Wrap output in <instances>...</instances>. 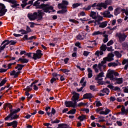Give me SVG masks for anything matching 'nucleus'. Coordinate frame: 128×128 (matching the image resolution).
<instances>
[{
	"label": "nucleus",
	"mask_w": 128,
	"mask_h": 128,
	"mask_svg": "<svg viewBox=\"0 0 128 128\" xmlns=\"http://www.w3.org/2000/svg\"><path fill=\"white\" fill-rule=\"evenodd\" d=\"M115 80L117 81V82H116L114 83L115 84H122V82H124L122 78H116L115 79Z\"/></svg>",
	"instance_id": "a211bd4d"
},
{
	"label": "nucleus",
	"mask_w": 128,
	"mask_h": 128,
	"mask_svg": "<svg viewBox=\"0 0 128 128\" xmlns=\"http://www.w3.org/2000/svg\"><path fill=\"white\" fill-rule=\"evenodd\" d=\"M42 14H44V12H42V10H38V12L28 13L27 16L30 20H36L37 18H38V20H41L42 18Z\"/></svg>",
	"instance_id": "f03ea898"
},
{
	"label": "nucleus",
	"mask_w": 128,
	"mask_h": 128,
	"mask_svg": "<svg viewBox=\"0 0 128 128\" xmlns=\"http://www.w3.org/2000/svg\"><path fill=\"white\" fill-rule=\"evenodd\" d=\"M86 118V116L84 114H82V116L78 117V119L80 120V122H84Z\"/></svg>",
	"instance_id": "a878e982"
},
{
	"label": "nucleus",
	"mask_w": 128,
	"mask_h": 128,
	"mask_svg": "<svg viewBox=\"0 0 128 128\" xmlns=\"http://www.w3.org/2000/svg\"><path fill=\"white\" fill-rule=\"evenodd\" d=\"M106 48H107L106 45L104 44H102L100 47V50L101 52H106Z\"/></svg>",
	"instance_id": "7c9ffc66"
},
{
	"label": "nucleus",
	"mask_w": 128,
	"mask_h": 128,
	"mask_svg": "<svg viewBox=\"0 0 128 128\" xmlns=\"http://www.w3.org/2000/svg\"><path fill=\"white\" fill-rule=\"evenodd\" d=\"M114 54L112 53H109L107 57H105L103 58V60L100 63L98 64V68H99L100 72H102V67H103V68H106V62H112L114 60Z\"/></svg>",
	"instance_id": "f257e3e1"
},
{
	"label": "nucleus",
	"mask_w": 128,
	"mask_h": 128,
	"mask_svg": "<svg viewBox=\"0 0 128 128\" xmlns=\"http://www.w3.org/2000/svg\"><path fill=\"white\" fill-rule=\"evenodd\" d=\"M10 44V40H6L2 42L1 46H2V44H4L3 46H2V47H3L4 49H5L6 46H8V44Z\"/></svg>",
	"instance_id": "dca6fc26"
},
{
	"label": "nucleus",
	"mask_w": 128,
	"mask_h": 128,
	"mask_svg": "<svg viewBox=\"0 0 128 128\" xmlns=\"http://www.w3.org/2000/svg\"><path fill=\"white\" fill-rule=\"evenodd\" d=\"M70 22H73L74 24H80V22L74 19H70L69 20Z\"/></svg>",
	"instance_id": "37998d69"
},
{
	"label": "nucleus",
	"mask_w": 128,
	"mask_h": 128,
	"mask_svg": "<svg viewBox=\"0 0 128 128\" xmlns=\"http://www.w3.org/2000/svg\"><path fill=\"white\" fill-rule=\"evenodd\" d=\"M10 118H11L10 120H18V118H20V115H18L16 114H13Z\"/></svg>",
	"instance_id": "bb28decb"
},
{
	"label": "nucleus",
	"mask_w": 128,
	"mask_h": 128,
	"mask_svg": "<svg viewBox=\"0 0 128 128\" xmlns=\"http://www.w3.org/2000/svg\"><path fill=\"white\" fill-rule=\"evenodd\" d=\"M112 74H113V75L114 76H120V74H118V72L114 70H111Z\"/></svg>",
	"instance_id": "c03bdc74"
},
{
	"label": "nucleus",
	"mask_w": 128,
	"mask_h": 128,
	"mask_svg": "<svg viewBox=\"0 0 128 128\" xmlns=\"http://www.w3.org/2000/svg\"><path fill=\"white\" fill-rule=\"evenodd\" d=\"M76 46H78L79 48H82V46H80V42H77L75 44Z\"/></svg>",
	"instance_id": "e2e57ef3"
},
{
	"label": "nucleus",
	"mask_w": 128,
	"mask_h": 128,
	"mask_svg": "<svg viewBox=\"0 0 128 128\" xmlns=\"http://www.w3.org/2000/svg\"><path fill=\"white\" fill-rule=\"evenodd\" d=\"M92 98V93H86L83 95V100H91Z\"/></svg>",
	"instance_id": "9b49d317"
},
{
	"label": "nucleus",
	"mask_w": 128,
	"mask_h": 128,
	"mask_svg": "<svg viewBox=\"0 0 128 128\" xmlns=\"http://www.w3.org/2000/svg\"><path fill=\"white\" fill-rule=\"evenodd\" d=\"M122 48L124 50H128V44L126 42H124L122 44Z\"/></svg>",
	"instance_id": "2f4dec72"
},
{
	"label": "nucleus",
	"mask_w": 128,
	"mask_h": 128,
	"mask_svg": "<svg viewBox=\"0 0 128 128\" xmlns=\"http://www.w3.org/2000/svg\"><path fill=\"white\" fill-rule=\"evenodd\" d=\"M32 90V88L30 87V86H27L26 89H24V90H27L28 92H30V90Z\"/></svg>",
	"instance_id": "3c124183"
},
{
	"label": "nucleus",
	"mask_w": 128,
	"mask_h": 128,
	"mask_svg": "<svg viewBox=\"0 0 128 128\" xmlns=\"http://www.w3.org/2000/svg\"><path fill=\"white\" fill-rule=\"evenodd\" d=\"M105 112V116H106L107 114H108L110 112V109L106 108L104 111Z\"/></svg>",
	"instance_id": "09e8293b"
},
{
	"label": "nucleus",
	"mask_w": 128,
	"mask_h": 128,
	"mask_svg": "<svg viewBox=\"0 0 128 128\" xmlns=\"http://www.w3.org/2000/svg\"><path fill=\"white\" fill-rule=\"evenodd\" d=\"M72 94L73 95L71 99L72 100V108H76L78 106V102L80 100V94L75 91L72 92Z\"/></svg>",
	"instance_id": "20e7f679"
},
{
	"label": "nucleus",
	"mask_w": 128,
	"mask_h": 128,
	"mask_svg": "<svg viewBox=\"0 0 128 128\" xmlns=\"http://www.w3.org/2000/svg\"><path fill=\"white\" fill-rule=\"evenodd\" d=\"M90 16V18H93V20H96L98 18V17L96 16V12L92 11Z\"/></svg>",
	"instance_id": "aec40b11"
},
{
	"label": "nucleus",
	"mask_w": 128,
	"mask_h": 128,
	"mask_svg": "<svg viewBox=\"0 0 128 128\" xmlns=\"http://www.w3.org/2000/svg\"><path fill=\"white\" fill-rule=\"evenodd\" d=\"M68 2L66 0H62V2L58 4V8L62 10H60L57 12V14H64L66 12H68Z\"/></svg>",
	"instance_id": "7ed1b4c3"
},
{
	"label": "nucleus",
	"mask_w": 128,
	"mask_h": 128,
	"mask_svg": "<svg viewBox=\"0 0 128 128\" xmlns=\"http://www.w3.org/2000/svg\"><path fill=\"white\" fill-rule=\"evenodd\" d=\"M43 56L44 54H42V51L40 50H36V53H33V56L32 58L34 60H36L42 58V56Z\"/></svg>",
	"instance_id": "39448f33"
},
{
	"label": "nucleus",
	"mask_w": 128,
	"mask_h": 128,
	"mask_svg": "<svg viewBox=\"0 0 128 128\" xmlns=\"http://www.w3.org/2000/svg\"><path fill=\"white\" fill-rule=\"evenodd\" d=\"M114 54L117 58H120L122 56V54L120 53L118 51H115Z\"/></svg>",
	"instance_id": "e433bc0d"
},
{
	"label": "nucleus",
	"mask_w": 128,
	"mask_h": 128,
	"mask_svg": "<svg viewBox=\"0 0 128 128\" xmlns=\"http://www.w3.org/2000/svg\"><path fill=\"white\" fill-rule=\"evenodd\" d=\"M4 2H9V4H12L10 5L11 8H20V4H18V1L16 0H4Z\"/></svg>",
	"instance_id": "0eeeda50"
},
{
	"label": "nucleus",
	"mask_w": 128,
	"mask_h": 128,
	"mask_svg": "<svg viewBox=\"0 0 128 128\" xmlns=\"http://www.w3.org/2000/svg\"><path fill=\"white\" fill-rule=\"evenodd\" d=\"M101 14L104 16V18H108L113 16L112 14H110V12L108 10L105 11L104 12H101Z\"/></svg>",
	"instance_id": "9d476101"
},
{
	"label": "nucleus",
	"mask_w": 128,
	"mask_h": 128,
	"mask_svg": "<svg viewBox=\"0 0 128 128\" xmlns=\"http://www.w3.org/2000/svg\"><path fill=\"white\" fill-rule=\"evenodd\" d=\"M42 8L44 10V12H46V13L48 12V14H50V12H50V10H52V12H55V10H54V6H50V5H48V4H43V6H42Z\"/></svg>",
	"instance_id": "423d86ee"
},
{
	"label": "nucleus",
	"mask_w": 128,
	"mask_h": 128,
	"mask_svg": "<svg viewBox=\"0 0 128 128\" xmlns=\"http://www.w3.org/2000/svg\"><path fill=\"white\" fill-rule=\"evenodd\" d=\"M104 72H100L96 77L95 78V80H102L103 78H102L104 76Z\"/></svg>",
	"instance_id": "2eb2a0df"
},
{
	"label": "nucleus",
	"mask_w": 128,
	"mask_h": 128,
	"mask_svg": "<svg viewBox=\"0 0 128 128\" xmlns=\"http://www.w3.org/2000/svg\"><path fill=\"white\" fill-rule=\"evenodd\" d=\"M90 90H93L94 92V90H96V86L91 85L90 86Z\"/></svg>",
	"instance_id": "13d9d810"
},
{
	"label": "nucleus",
	"mask_w": 128,
	"mask_h": 128,
	"mask_svg": "<svg viewBox=\"0 0 128 128\" xmlns=\"http://www.w3.org/2000/svg\"><path fill=\"white\" fill-rule=\"evenodd\" d=\"M57 128H68V126L66 124H58Z\"/></svg>",
	"instance_id": "c756f323"
},
{
	"label": "nucleus",
	"mask_w": 128,
	"mask_h": 128,
	"mask_svg": "<svg viewBox=\"0 0 128 128\" xmlns=\"http://www.w3.org/2000/svg\"><path fill=\"white\" fill-rule=\"evenodd\" d=\"M114 44V40H110L108 43L107 46H112V44Z\"/></svg>",
	"instance_id": "6e6d98bb"
},
{
	"label": "nucleus",
	"mask_w": 128,
	"mask_h": 128,
	"mask_svg": "<svg viewBox=\"0 0 128 128\" xmlns=\"http://www.w3.org/2000/svg\"><path fill=\"white\" fill-rule=\"evenodd\" d=\"M110 102H114L116 100V97L114 96H110Z\"/></svg>",
	"instance_id": "338daca9"
},
{
	"label": "nucleus",
	"mask_w": 128,
	"mask_h": 128,
	"mask_svg": "<svg viewBox=\"0 0 128 128\" xmlns=\"http://www.w3.org/2000/svg\"><path fill=\"white\" fill-rule=\"evenodd\" d=\"M121 12H125V14L126 16H128V10L126 9H122Z\"/></svg>",
	"instance_id": "864d4df0"
},
{
	"label": "nucleus",
	"mask_w": 128,
	"mask_h": 128,
	"mask_svg": "<svg viewBox=\"0 0 128 128\" xmlns=\"http://www.w3.org/2000/svg\"><path fill=\"white\" fill-rule=\"evenodd\" d=\"M108 26V22L106 21L104 22H102L100 23V25L99 26V28H106Z\"/></svg>",
	"instance_id": "393cba45"
},
{
	"label": "nucleus",
	"mask_w": 128,
	"mask_h": 128,
	"mask_svg": "<svg viewBox=\"0 0 128 128\" xmlns=\"http://www.w3.org/2000/svg\"><path fill=\"white\" fill-rule=\"evenodd\" d=\"M28 34L24 35L22 38L23 40H29V39L28 38Z\"/></svg>",
	"instance_id": "680f3d73"
},
{
	"label": "nucleus",
	"mask_w": 128,
	"mask_h": 128,
	"mask_svg": "<svg viewBox=\"0 0 128 128\" xmlns=\"http://www.w3.org/2000/svg\"><path fill=\"white\" fill-rule=\"evenodd\" d=\"M80 3H75L72 4V8H76L78 6H80Z\"/></svg>",
	"instance_id": "79ce46f5"
},
{
	"label": "nucleus",
	"mask_w": 128,
	"mask_h": 128,
	"mask_svg": "<svg viewBox=\"0 0 128 128\" xmlns=\"http://www.w3.org/2000/svg\"><path fill=\"white\" fill-rule=\"evenodd\" d=\"M97 8H103L104 10H106V8H108V4L106 3L105 2H98L97 4Z\"/></svg>",
	"instance_id": "ddd939ff"
},
{
	"label": "nucleus",
	"mask_w": 128,
	"mask_h": 128,
	"mask_svg": "<svg viewBox=\"0 0 128 128\" xmlns=\"http://www.w3.org/2000/svg\"><path fill=\"white\" fill-rule=\"evenodd\" d=\"M121 112H122V116L126 114V107H124V106H122V108H121Z\"/></svg>",
	"instance_id": "4c0bfd02"
},
{
	"label": "nucleus",
	"mask_w": 128,
	"mask_h": 128,
	"mask_svg": "<svg viewBox=\"0 0 128 128\" xmlns=\"http://www.w3.org/2000/svg\"><path fill=\"white\" fill-rule=\"evenodd\" d=\"M88 78H90L92 76V70L90 68H88Z\"/></svg>",
	"instance_id": "c85d7f7f"
},
{
	"label": "nucleus",
	"mask_w": 128,
	"mask_h": 128,
	"mask_svg": "<svg viewBox=\"0 0 128 128\" xmlns=\"http://www.w3.org/2000/svg\"><path fill=\"white\" fill-rule=\"evenodd\" d=\"M40 3L36 1L33 4L34 6H36V8L38 10V8L42 9V6H44V4H42L40 5Z\"/></svg>",
	"instance_id": "4468645a"
},
{
	"label": "nucleus",
	"mask_w": 128,
	"mask_h": 128,
	"mask_svg": "<svg viewBox=\"0 0 128 128\" xmlns=\"http://www.w3.org/2000/svg\"><path fill=\"white\" fill-rule=\"evenodd\" d=\"M51 120V124H59V122H60V120L56 119L55 120H52V119L50 120Z\"/></svg>",
	"instance_id": "ea45409f"
},
{
	"label": "nucleus",
	"mask_w": 128,
	"mask_h": 128,
	"mask_svg": "<svg viewBox=\"0 0 128 128\" xmlns=\"http://www.w3.org/2000/svg\"><path fill=\"white\" fill-rule=\"evenodd\" d=\"M84 36H82L80 34H79L76 36V38L78 40H84Z\"/></svg>",
	"instance_id": "cd10ccee"
},
{
	"label": "nucleus",
	"mask_w": 128,
	"mask_h": 128,
	"mask_svg": "<svg viewBox=\"0 0 128 128\" xmlns=\"http://www.w3.org/2000/svg\"><path fill=\"white\" fill-rule=\"evenodd\" d=\"M105 2L106 3V4H107V6L108 4L110 6V4H112V0H106Z\"/></svg>",
	"instance_id": "a18cd8bd"
},
{
	"label": "nucleus",
	"mask_w": 128,
	"mask_h": 128,
	"mask_svg": "<svg viewBox=\"0 0 128 128\" xmlns=\"http://www.w3.org/2000/svg\"><path fill=\"white\" fill-rule=\"evenodd\" d=\"M106 78H110L112 80H116V78H114V74L112 73V71L109 72L108 74H106Z\"/></svg>",
	"instance_id": "f3484780"
},
{
	"label": "nucleus",
	"mask_w": 128,
	"mask_h": 128,
	"mask_svg": "<svg viewBox=\"0 0 128 128\" xmlns=\"http://www.w3.org/2000/svg\"><path fill=\"white\" fill-rule=\"evenodd\" d=\"M7 126H12L13 128H16L18 127V121L14 120L11 122H7Z\"/></svg>",
	"instance_id": "f8f14e48"
},
{
	"label": "nucleus",
	"mask_w": 128,
	"mask_h": 128,
	"mask_svg": "<svg viewBox=\"0 0 128 128\" xmlns=\"http://www.w3.org/2000/svg\"><path fill=\"white\" fill-rule=\"evenodd\" d=\"M70 112H71V114H74L76 112V109L72 108V110H70Z\"/></svg>",
	"instance_id": "052dcab7"
},
{
	"label": "nucleus",
	"mask_w": 128,
	"mask_h": 128,
	"mask_svg": "<svg viewBox=\"0 0 128 128\" xmlns=\"http://www.w3.org/2000/svg\"><path fill=\"white\" fill-rule=\"evenodd\" d=\"M98 34H102V32H100V31L94 32L92 34V36H98Z\"/></svg>",
	"instance_id": "f704fd0d"
},
{
	"label": "nucleus",
	"mask_w": 128,
	"mask_h": 128,
	"mask_svg": "<svg viewBox=\"0 0 128 128\" xmlns=\"http://www.w3.org/2000/svg\"><path fill=\"white\" fill-rule=\"evenodd\" d=\"M95 102H96V106H102V104L100 102V101H96Z\"/></svg>",
	"instance_id": "de8ad7c7"
},
{
	"label": "nucleus",
	"mask_w": 128,
	"mask_h": 128,
	"mask_svg": "<svg viewBox=\"0 0 128 128\" xmlns=\"http://www.w3.org/2000/svg\"><path fill=\"white\" fill-rule=\"evenodd\" d=\"M18 70H22L23 68H24V65L22 64H18Z\"/></svg>",
	"instance_id": "a19ab883"
},
{
	"label": "nucleus",
	"mask_w": 128,
	"mask_h": 128,
	"mask_svg": "<svg viewBox=\"0 0 128 128\" xmlns=\"http://www.w3.org/2000/svg\"><path fill=\"white\" fill-rule=\"evenodd\" d=\"M18 32H21L22 34H27L28 32L26 30H24V29H21L18 30Z\"/></svg>",
	"instance_id": "58836bf2"
},
{
	"label": "nucleus",
	"mask_w": 128,
	"mask_h": 128,
	"mask_svg": "<svg viewBox=\"0 0 128 128\" xmlns=\"http://www.w3.org/2000/svg\"><path fill=\"white\" fill-rule=\"evenodd\" d=\"M90 54V52H88V51H84V53H83V56H88Z\"/></svg>",
	"instance_id": "8fccbe9b"
},
{
	"label": "nucleus",
	"mask_w": 128,
	"mask_h": 128,
	"mask_svg": "<svg viewBox=\"0 0 128 128\" xmlns=\"http://www.w3.org/2000/svg\"><path fill=\"white\" fill-rule=\"evenodd\" d=\"M60 72H64V74H66L67 76H68V72H70V70L68 69H62L61 68L60 70Z\"/></svg>",
	"instance_id": "b1692460"
},
{
	"label": "nucleus",
	"mask_w": 128,
	"mask_h": 128,
	"mask_svg": "<svg viewBox=\"0 0 128 128\" xmlns=\"http://www.w3.org/2000/svg\"><path fill=\"white\" fill-rule=\"evenodd\" d=\"M106 50L108 52H112V46L107 47Z\"/></svg>",
	"instance_id": "774afa93"
},
{
	"label": "nucleus",
	"mask_w": 128,
	"mask_h": 128,
	"mask_svg": "<svg viewBox=\"0 0 128 128\" xmlns=\"http://www.w3.org/2000/svg\"><path fill=\"white\" fill-rule=\"evenodd\" d=\"M122 12V10H120V8H117L114 10V16H118L119 14H120Z\"/></svg>",
	"instance_id": "4be33fe9"
},
{
	"label": "nucleus",
	"mask_w": 128,
	"mask_h": 128,
	"mask_svg": "<svg viewBox=\"0 0 128 128\" xmlns=\"http://www.w3.org/2000/svg\"><path fill=\"white\" fill-rule=\"evenodd\" d=\"M19 112H20V108H18L17 110H10V114L4 118L5 120H8V119L10 118V116H12V114H18Z\"/></svg>",
	"instance_id": "6e6552de"
},
{
	"label": "nucleus",
	"mask_w": 128,
	"mask_h": 128,
	"mask_svg": "<svg viewBox=\"0 0 128 128\" xmlns=\"http://www.w3.org/2000/svg\"><path fill=\"white\" fill-rule=\"evenodd\" d=\"M94 26H98V24L100 25V22L98 21V20H94Z\"/></svg>",
	"instance_id": "5fc2aeb1"
},
{
	"label": "nucleus",
	"mask_w": 128,
	"mask_h": 128,
	"mask_svg": "<svg viewBox=\"0 0 128 128\" xmlns=\"http://www.w3.org/2000/svg\"><path fill=\"white\" fill-rule=\"evenodd\" d=\"M64 104L66 108H72V101H66Z\"/></svg>",
	"instance_id": "6ab92c4d"
},
{
	"label": "nucleus",
	"mask_w": 128,
	"mask_h": 128,
	"mask_svg": "<svg viewBox=\"0 0 128 128\" xmlns=\"http://www.w3.org/2000/svg\"><path fill=\"white\" fill-rule=\"evenodd\" d=\"M32 54H34V53H32V52L27 53L25 54V56H27L28 58H32Z\"/></svg>",
	"instance_id": "bf43d9fd"
},
{
	"label": "nucleus",
	"mask_w": 128,
	"mask_h": 128,
	"mask_svg": "<svg viewBox=\"0 0 128 128\" xmlns=\"http://www.w3.org/2000/svg\"><path fill=\"white\" fill-rule=\"evenodd\" d=\"M26 32H27V34H28V32H32V29H30V26H26Z\"/></svg>",
	"instance_id": "603ef678"
},
{
	"label": "nucleus",
	"mask_w": 128,
	"mask_h": 128,
	"mask_svg": "<svg viewBox=\"0 0 128 128\" xmlns=\"http://www.w3.org/2000/svg\"><path fill=\"white\" fill-rule=\"evenodd\" d=\"M56 79L54 78L53 77L51 80H50V83L51 84H54V82H56Z\"/></svg>",
	"instance_id": "69168bd1"
},
{
	"label": "nucleus",
	"mask_w": 128,
	"mask_h": 128,
	"mask_svg": "<svg viewBox=\"0 0 128 128\" xmlns=\"http://www.w3.org/2000/svg\"><path fill=\"white\" fill-rule=\"evenodd\" d=\"M10 76H16V70H13L10 72Z\"/></svg>",
	"instance_id": "0e129e2a"
},
{
	"label": "nucleus",
	"mask_w": 128,
	"mask_h": 128,
	"mask_svg": "<svg viewBox=\"0 0 128 128\" xmlns=\"http://www.w3.org/2000/svg\"><path fill=\"white\" fill-rule=\"evenodd\" d=\"M18 60H20L22 64H28L29 60L28 59H26V58H20Z\"/></svg>",
	"instance_id": "412c9836"
},
{
	"label": "nucleus",
	"mask_w": 128,
	"mask_h": 128,
	"mask_svg": "<svg viewBox=\"0 0 128 128\" xmlns=\"http://www.w3.org/2000/svg\"><path fill=\"white\" fill-rule=\"evenodd\" d=\"M8 82V80H6V78H4L0 82V86H2L4 84H6Z\"/></svg>",
	"instance_id": "c9c22d12"
},
{
	"label": "nucleus",
	"mask_w": 128,
	"mask_h": 128,
	"mask_svg": "<svg viewBox=\"0 0 128 128\" xmlns=\"http://www.w3.org/2000/svg\"><path fill=\"white\" fill-rule=\"evenodd\" d=\"M10 44V46H16V42L14 41V40H9Z\"/></svg>",
	"instance_id": "49530a36"
},
{
	"label": "nucleus",
	"mask_w": 128,
	"mask_h": 128,
	"mask_svg": "<svg viewBox=\"0 0 128 128\" xmlns=\"http://www.w3.org/2000/svg\"><path fill=\"white\" fill-rule=\"evenodd\" d=\"M104 39L103 40V42L104 44H106V42H108V35L106 34L103 36Z\"/></svg>",
	"instance_id": "473e14b6"
},
{
	"label": "nucleus",
	"mask_w": 128,
	"mask_h": 128,
	"mask_svg": "<svg viewBox=\"0 0 128 128\" xmlns=\"http://www.w3.org/2000/svg\"><path fill=\"white\" fill-rule=\"evenodd\" d=\"M8 12V10L6 9V6L4 4L0 3V17L4 16Z\"/></svg>",
	"instance_id": "1a4fd4ad"
},
{
	"label": "nucleus",
	"mask_w": 128,
	"mask_h": 128,
	"mask_svg": "<svg viewBox=\"0 0 128 128\" xmlns=\"http://www.w3.org/2000/svg\"><path fill=\"white\" fill-rule=\"evenodd\" d=\"M104 54V52L102 51H100V50H97L95 52V56H102Z\"/></svg>",
	"instance_id": "72a5a7b5"
},
{
	"label": "nucleus",
	"mask_w": 128,
	"mask_h": 128,
	"mask_svg": "<svg viewBox=\"0 0 128 128\" xmlns=\"http://www.w3.org/2000/svg\"><path fill=\"white\" fill-rule=\"evenodd\" d=\"M100 92H101L105 93L107 96H108L110 94V89L108 88H104L102 90H101Z\"/></svg>",
	"instance_id": "5701e85b"
},
{
	"label": "nucleus",
	"mask_w": 128,
	"mask_h": 128,
	"mask_svg": "<svg viewBox=\"0 0 128 128\" xmlns=\"http://www.w3.org/2000/svg\"><path fill=\"white\" fill-rule=\"evenodd\" d=\"M22 73V72L18 70V72H16V74L15 76H14V78H18V74H20Z\"/></svg>",
	"instance_id": "4d7b16f0"
}]
</instances>
